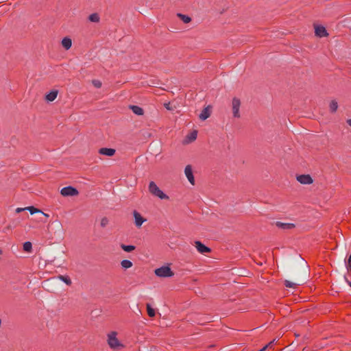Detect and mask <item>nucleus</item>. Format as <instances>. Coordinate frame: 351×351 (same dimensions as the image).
<instances>
[{
    "mask_svg": "<svg viewBox=\"0 0 351 351\" xmlns=\"http://www.w3.org/2000/svg\"><path fill=\"white\" fill-rule=\"evenodd\" d=\"M315 35L318 37H324L328 35L327 31L324 26L317 25L315 28Z\"/></svg>",
    "mask_w": 351,
    "mask_h": 351,
    "instance_id": "nucleus-12",
    "label": "nucleus"
},
{
    "mask_svg": "<svg viewBox=\"0 0 351 351\" xmlns=\"http://www.w3.org/2000/svg\"><path fill=\"white\" fill-rule=\"evenodd\" d=\"M133 215L135 219V225L137 227H141L145 219L136 211H134Z\"/></svg>",
    "mask_w": 351,
    "mask_h": 351,
    "instance_id": "nucleus-14",
    "label": "nucleus"
},
{
    "mask_svg": "<svg viewBox=\"0 0 351 351\" xmlns=\"http://www.w3.org/2000/svg\"><path fill=\"white\" fill-rule=\"evenodd\" d=\"M165 107L167 109V110H171V108H170V104L168 103V104H165Z\"/></svg>",
    "mask_w": 351,
    "mask_h": 351,
    "instance_id": "nucleus-35",
    "label": "nucleus"
},
{
    "mask_svg": "<svg viewBox=\"0 0 351 351\" xmlns=\"http://www.w3.org/2000/svg\"><path fill=\"white\" fill-rule=\"evenodd\" d=\"M240 106H241L240 100L237 97H234L232 99V108L233 116L235 118H239L240 117V113H239Z\"/></svg>",
    "mask_w": 351,
    "mask_h": 351,
    "instance_id": "nucleus-6",
    "label": "nucleus"
},
{
    "mask_svg": "<svg viewBox=\"0 0 351 351\" xmlns=\"http://www.w3.org/2000/svg\"><path fill=\"white\" fill-rule=\"evenodd\" d=\"M257 264L259 265H263V263L261 262V263H257Z\"/></svg>",
    "mask_w": 351,
    "mask_h": 351,
    "instance_id": "nucleus-39",
    "label": "nucleus"
},
{
    "mask_svg": "<svg viewBox=\"0 0 351 351\" xmlns=\"http://www.w3.org/2000/svg\"><path fill=\"white\" fill-rule=\"evenodd\" d=\"M147 313L149 317H152L155 315V310L154 308H152L151 307L150 304H147Z\"/></svg>",
    "mask_w": 351,
    "mask_h": 351,
    "instance_id": "nucleus-28",
    "label": "nucleus"
},
{
    "mask_svg": "<svg viewBox=\"0 0 351 351\" xmlns=\"http://www.w3.org/2000/svg\"><path fill=\"white\" fill-rule=\"evenodd\" d=\"M43 215H44L45 217H49V215L48 214H46V213H44L43 212L41 213Z\"/></svg>",
    "mask_w": 351,
    "mask_h": 351,
    "instance_id": "nucleus-38",
    "label": "nucleus"
},
{
    "mask_svg": "<svg viewBox=\"0 0 351 351\" xmlns=\"http://www.w3.org/2000/svg\"><path fill=\"white\" fill-rule=\"evenodd\" d=\"M178 16L180 17L184 23H188L191 21V19L187 15L179 13L178 14Z\"/></svg>",
    "mask_w": 351,
    "mask_h": 351,
    "instance_id": "nucleus-25",
    "label": "nucleus"
},
{
    "mask_svg": "<svg viewBox=\"0 0 351 351\" xmlns=\"http://www.w3.org/2000/svg\"><path fill=\"white\" fill-rule=\"evenodd\" d=\"M121 247L125 252H130L133 251L135 249V246H134V245H124V244H121Z\"/></svg>",
    "mask_w": 351,
    "mask_h": 351,
    "instance_id": "nucleus-26",
    "label": "nucleus"
},
{
    "mask_svg": "<svg viewBox=\"0 0 351 351\" xmlns=\"http://www.w3.org/2000/svg\"><path fill=\"white\" fill-rule=\"evenodd\" d=\"M99 153L102 155L112 156L115 153V149L112 148H101L99 150Z\"/></svg>",
    "mask_w": 351,
    "mask_h": 351,
    "instance_id": "nucleus-15",
    "label": "nucleus"
},
{
    "mask_svg": "<svg viewBox=\"0 0 351 351\" xmlns=\"http://www.w3.org/2000/svg\"><path fill=\"white\" fill-rule=\"evenodd\" d=\"M194 245L196 247L197 250L201 254H204V253L210 252V249L209 247H206V245H204L200 241H195Z\"/></svg>",
    "mask_w": 351,
    "mask_h": 351,
    "instance_id": "nucleus-9",
    "label": "nucleus"
},
{
    "mask_svg": "<svg viewBox=\"0 0 351 351\" xmlns=\"http://www.w3.org/2000/svg\"><path fill=\"white\" fill-rule=\"evenodd\" d=\"M24 210H26V209H25V208H17L16 209V213H21L22 211H24Z\"/></svg>",
    "mask_w": 351,
    "mask_h": 351,
    "instance_id": "nucleus-33",
    "label": "nucleus"
},
{
    "mask_svg": "<svg viewBox=\"0 0 351 351\" xmlns=\"http://www.w3.org/2000/svg\"><path fill=\"white\" fill-rule=\"evenodd\" d=\"M210 117V110L208 107L204 108L199 115V118L204 121Z\"/></svg>",
    "mask_w": 351,
    "mask_h": 351,
    "instance_id": "nucleus-17",
    "label": "nucleus"
},
{
    "mask_svg": "<svg viewBox=\"0 0 351 351\" xmlns=\"http://www.w3.org/2000/svg\"><path fill=\"white\" fill-rule=\"evenodd\" d=\"M60 193L64 197L76 196L79 194L78 191L73 186H66L61 189Z\"/></svg>",
    "mask_w": 351,
    "mask_h": 351,
    "instance_id": "nucleus-5",
    "label": "nucleus"
},
{
    "mask_svg": "<svg viewBox=\"0 0 351 351\" xmlns=\"http://www.w3.org/2000/svg\"><path fill=\"white\" fill-rule=\"evenodd\" d=\"M90 21L93 23H98L99 21V16L97 13H93L88 16Z\"/></svg>",
    "mask_w": 351,
    "mask_h": 351,
    "instance_id": "nucleus-21",
    "label": "nucleus"
},
{
    "mask_svg": "<svg viewBox=\"0 0 351 351\" xmlns=\"http://www.w3.org/2000/svg\"><path fill=\"white\" fill-rule=\"evenodd\" d=\"M51 225H53L54 226V228H55L54 233L55 234H56L59 236H62L64 234L62 225L60 221H58V220L53 221L51 223Z\"/></svg>",
    "mask_w": 351,
    "mask_h": 351,
    "instance_id": "nucleus-10",
    "label": "nucleus"
},
{
    "mask_svg": "<svg viewBox=\"0 0 351 351\" xmlns=\"http://www.w3.org/2000/svg\"><path fill=\"white\" fill-rule=\"evenodd\" d=\"M25 209H26V210L29 211L31 215L42 213V211L36 208L34 206H27V207H25Z\"/></svg>",
    "mask_w": 351,
    "mask_h": 351,
    "instance_id": "nucleus-24",
    "label": "nucleus"
},
{
    "mask_svg": "<svg viewBox=\"0 0 351 351\" xmlns=\"http://www.w3.org/2000/svg\"><path fill=\"white\" fill-rule=\"evenodd\" d=\"M304 265L303 271L298 275L295 282H292L289 280H286L285 281V285L289 288L295 289L296 286L302 285L307 280V266L306 265V263L302 260V261Z\"/></svg>",
    "mask_w": 351,
    "mask_h": 351,
    "instance_id": "nucleus-1",
    "label": "nucleus"
},
{
    "mask_svg": "<svg viewBox=\"0 0 351 351\" xmlns=\"http://www.w3.org/2000/svg\"><path fill=\"white\" fill-rule=\"evenodd\" d=\"M276 342V339H274L272 340L271 341H270L268 344H267L265 346L267 348H272V346L274 345V343Z\"/></svg>",
    "mask_w": 351,
    "mask_h": 351,
    "instance_id": "nucleus-31",
    "label": "nucleus"
},
{
    "mask_svg": "<svg viewBox=\"0 0 351 351\" xmlns=\"http://www.w3.org/2000/svg\"><path fill=\"white\" fill-rule=\"evenodd\" d=\"M197 138V133H189L182 140L183 145H188L193 141H195Z\"/></svg>",
    "mask_w": 351,
    "mask_h": 351,
    "instance_id": "nucleus-11",
    "label": "nucleus"
},
{
    "mask_svg": "<svg viewBox=\"0 0 351 351\" xmlns=\"http://www.w3.org/2000/svg\"><path fill=\"white\" fill-rule=\"evenodd\" d=\"M329 107L331 112H335L338 108V104L335 100H332L330 103Z\"/></svg>",
    "mask_w": 351,
    "mask_h": 351,
    "instance_id": "nucleus-20",
    "label": "nucleus"
},
{
    "mask_svg": "<svg viewBox=\"0 0 351 351\" xmlns=\"http://www.w3.org/2000/svg\"><path fill=\"white\" fill-rule=\"evenodd\" d=\"M275 224L278 228L282 230H291L295 227V225L292 223H282L280 221H276Z\"/></svg>",
    "mask_w": 351,
    "mask_h": 351,
    "instance_id": "nucleus-13",
    "label": "nucleus"
},
{
    "mask_svg": "<svg viewBox=\"0 0 351 351\" xmlns=\"http://www.w3.org/2000/svg\"><path fill=\"white\" fill-rule=\"evenodd\" d=\"M346 122L351 127V119H348Z\"/></svg>",
    "mask_w": 351,
    "mask_h": 351,
    "instance_id": "nucleus-36",
    "label": "nucleus"
},
{
    "mask_svg": "<svg viewBox=\"0 0 351 351\" xmlns=\"http://www.w3.org/2000/svg\"><path fill=\"white\" fill-rule=\"evenodd\" d=\"M267 349L266 346H264L262 349H261L259 351H265Z\"/></svg>",
    "mask_w": 351,
    "mask_h": 351,
    "instance_id": "nucleus-37",
    "label": "nucleus"
},
{
    "mask_svg": "<svg viewBox=\"0 0 351 351\" xmlns=\"http://www.w3.org/2000/svg\"><path fill=\"white\" fill-rule=\"evenodd\" d=\"M58 95V90H52L45 96V99L48 101H53L56 99Z\"/></svg>",
    "mask_w": 351,
    "mask_h": 351,
    "instance_id": "nucleus-16",
    "label": "nucleus"
},
{
    "mask_svg": "<svg viewBox=\"0 0 351 351\" xmlns=\"http://www.w3.org/2000/svg\"><path fill=\"white\" fill-rule=\"evenodd\" d=\"M155 274L161 278L171 277L174 275L169 266H162L160 268L155 269Z\"/></svg>",
    "mask_w": 351,
    "mask_h": 351,
    "instance_id": "nucleus-4",
    "label": "nucleus"
},
{
    "mask_svg": "<svg viewBox=\"0 0 351 351\" xmlns=\"http://www.w3.org/2000/svg\"><path fill=\"white\" fill-rule=\"evenodd\" d=\"M344 278L347 283L349 285V286L351 287V279L349 280L346 276H344Z\"/></svg>",
    "mask_w": 351,
    "mask_h": 351,
    "instance_id": "nucleus-34",
    "label": "nucleus"
},
{
    "mask_svg": "<svg viewBox=\"0 0 351 351\" xmlns=\"http://www.w3.org/2000/svg\"><path fill=\"white\" fill-rule=\"evenodd\" d=\"M92 83H93V86L97 88H100L102 84L101 82L98 80H93L92 81Z\"/></svg>",
    "mask_w": 351,
    "mask_h": 351,
    "instance_id": "nucleus-30",
    "label": "nucleus"
},
{
    "mask_svg": "<svg viewBox=\"0 0 351 351\" xmlns=\"http://www.w3.org/2000/svg\"><path fill=\"white\" fill-rule=\"evenodd\" d=\"M184 174H185L187 180H189V182L192 185H194L195 184V178H194V176H193V169H192L191 165H186L185 167Z\"/></svg>",
    "mask_w": 351,
    "mask_h": 351,
    "instance_id": "nucleus-8",
    "label": "nucleus"
},
{
    "mask_svg": "<svg viewBox=\"0 0 351 351\" xmlns=\"http://www.w3.org/2000/svg\"><path fill=\"white\" fill-rule=\"evenodd\" d=\"M3 252L1 250H0V255L2 254Z\"/></svg>",
    "mask_w": 351,
    "mask_h": 351,
    "instance_id": "nucleus-40",
    "label": "nucleus"
},
{
    "mask_svg": "<svg viewBox=\"0 0 351 351\" xmlns=\"http://www.w3.org/2000/svg\"><path fill=\"white\" fill-rule=\"evenodd\" d=\"M32 245L31 242L27 241L23 243V250L25 252H30L32 251Z\"/></svg>",
    "mask_w": 351,
    "mask_h": 351,
    "instance_id": "nucleus-27",
    "label": "nucleus"
},
{
    "mask_svg": "<svg viewBox=\"0 0 351 351\" xmlns=\"http://www.w3.org/2000/svg\"><path fill=\"white\" fill-rule=\"evenodd\" d=\"M58 278L67 285H71L72 283L71 279L68 276L60 275Z\"/></svg>",
    "mask_w": 351,
    "mask_h": 351,
    "instance_id": "nucleus-23",
    "label": "nucleus"
},
{
    "mask_svg": "<svg viewBox=\"0 0 351 351\" xmlns=\"http://www.w3.org/2000/svg\"><path fill=\"white\" fill-rule=\"evenodd\" d=\"M109 223V220L107 217H104L101 219L100 226L102 228H105Z\"/></svg>",
    "mask_w": 351,
    "mask_h": 351,
    "instance_id": "nucleus-29",
    "label": "nucleus"
},
{
    "mask_svg": "<svg viewBox=\"0 0 351 351\" xmlns=\"http://www.w3.org/2000/svg\"><path fill=\"white\" fill-rule=\"evenodd\" d=\"M121 265L124 269H129L132 267V263L129 260H123L121 262Z\"/></svg>",
    "mask_w": 351,
    "mask_h": 351,
    "instance_id": "nucleus-22",
    "label": "nucleus"
},
{
    "mask_svg": "<svg viewBox=\"0 0 351 351\" xmlns=\"http://www.w3.org/2000/svg\"><path fill=\"white\" fill-rule=\"evenodd\" d=\"M346 266L348 273L351 275V264H350V263H346Z\"/></svg>",
    "mask_w": 351,
    "mask_h": 351,
    "instance_id": "nucleus-32",
    "label": "nucleus"
},
{
    "mask_svg": "<svg viewBox=\"0 0 351 351\" xmlns=\"http://www.w3.org/2000/svg\"><path fill=\"white\" fill-rule=\"evenodd\" d=\"M62 45L64 48H65L66 50L69 49L71 47L72 45V40L69 37H64L62 40Z\"/></svg>",
    "mask_w": 351,
    "mask_h": 351,
    "instance_id": "nucleus-18",
    "label": "nucleus"
},
{
    "mask_svg": "<svg viewBox=\"0 0 351 351\" xmlns=\"http://www.w3.org/2000/svg\"><path fill=\"white\" fill-rule=\"evenodd\" d=\"M296 180L302 184H311L313 182V180L309 174L297 176Z\"/></svg>",
    "mask_w": 351,
    "mask_h": 351,
    "instance_id": "nucleus-7",
    "label": "nucleus"
},
{
    "mask_svg": "<svg viewBox=\"0 0 351 351\" xmlns=\"http://www.w3.org/2000/svg\"><path fill=\"white\" fill-rule=\"evenodd\" d=\"M149 191L151 194L160 199H169V196L164 193L153 181L149 184Z\"/></svg>",
    "mask_w": 351,
    "mask_h": 351,
    "instance_id": "nucleus-3",
    "label": "nucleus"
},
{
    "mask_svg": "<svg viewBox=\"0 0 351 351\" xmlns=\"http://www.w3.org/2000/svg\"><path fill=\"white\" fill-rule=\"evenodd\" d=\"M130 109L132 112L137 115L143 114V109L138 106H130Z\"/></svg>",
    "mask_w": 351,
    "mask_h": 351,
    "instance_id": "nucleus-19",
    "label": "nucleus"
},
{
    "mask_svg": "<svg viewBox=\"0 0 351 351\" xmlns=\"http://www.w3.org/2000/svg\"><path fill=\"white\" fill-rule=\"evenodd\" d=\"M117 335V332L115 331H112L107 335L108 344L109 347L114 350L123 348V345L119 341Z\"/></svg>",
    "mask_w": 351,
    "mask_h": 351,
    "instance_id": "nucleus-2",
    "label": "nucleus"
}]
</instances>
